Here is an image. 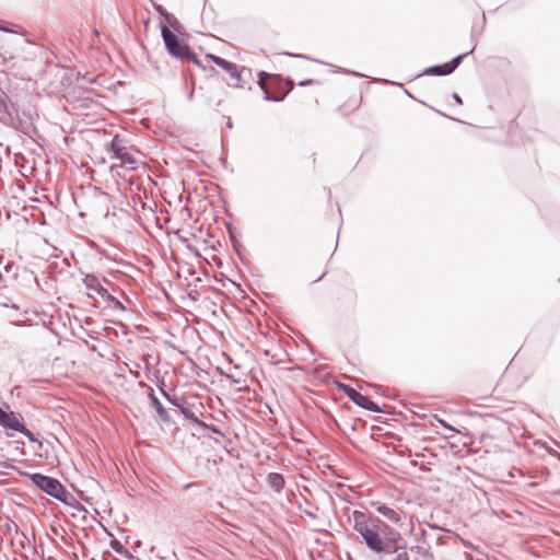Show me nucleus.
I'll list each match as a JSON object with an SVG mask.
<instances>
[{
  "label": "nucleus",
  "instance_id": "10",
  "mask_svg": "<svg viewBox=\"0 0 560 560\" xmlns=\"http://www.w3.org/2000/svg\"><path fill=\"white\" fill-rule=\"evenodd\" d=\"M373 506L381 515H383L385 518H387L393 524H396V525L401 524V521H402L401 514L399 512H397L396 510H394L385 504H382V503H373Z\"/></svg>",
  "mask_w": 560,
  "mask_h": 560
},
{
  "label": "nucleus",
  "instance_id": "17",
  "mask_svg": "<svg viewBox=\"0 0 560 560\" xmlns=\"http://www.w3.org/2000/svg\"><path fill=\"white\" fill-rule=\"evenodd\" d=\"M165 21H166V24H165V25H167V26H168V30H171V28H174V30H176V31L178 30V27H179V22H178V20L176 19V16H175V15H173V14L168 13V14L166 15V18H165Z\"/></svg>",
  "mask_w": 560,
  "mask_h": 560
},
{
  "label": "nucleus",
  "instance_id": "5",
  "mask_svg": "<svg viewBox=\"0 0 560 560\" xmlns=\"http://www.w3.org/2000/svg\"><path fill=\"white\" fill-rule=\"evenodd\" d=\"M0 425L7 430L22 433L32 442L36 441L34 434L24 425L22 415L10 410L9 407L7 410L0 407Z\"/></svg>",
  "mask_w": 560,
  "mask_h": 560
},
{
  "label": "nucleus",
  "instance_id": "6",
  "mask_svg": "<svg viewBox=\"0 0 560 560\" xmlns=\"http://www.w3.org/2000/svg\"><path fill=\"white\" fill-rule=\"evenodd\" d=\"M86 289L94 291L97 295L107 302H110L114 307L125 311L122 303L113 296L100 282V279L94 275H86L83 279Z\"/></svg>",
  "mask_w": 560,
  "mask_h": 560
},
{
  "label": "nucleus",
  "instance_id": "20",
  "mask_svg": "<svg viewBox=\"0 0 560 560\" xmlns=\"http://www.w3.org/2000/svg\"><path fill=\"white\" fill-rule=\"evenodd\" d=\"M453 98H454V101H455V102H457L458 104H462V98H460V96H459L457 93H454V94H453Z\"/></svg>",
  "mask_w": 560,
  "mask_h": 560
},
{
  "label": "nucleus",
  "instance_id": "18",
  "mask_svg": "<svg viewBox=\"0 0 560 560\" xmlns=\"http://www.w3.org/2000/svg\"><path fill=\"white\" fill-rule=\"evenodd\" d=\"M154 8L164 19L168 14V12L160 4H155Z\"/></svg>",
  "mask_w": 560,
  "mask_h": 560
},
{
  "label": "nucleus",
  "instance_id": "7",
  "mask_svg": "<svg viewBox=\"0 0 560 560\" xmlns=\"http://www.w3.org/2000/svg\"><path fill=\"white\" fill-rule=\"evenodd\" d=\"M340 388L347 395V397L359 407L374 412L382 411L376 402L372 401L369 397L362 395L351 386L342 384L340 385Z\"/></svg>",
  "mask_w": 560,
  "mask_h": 560
},
{
  "label": "nucleus",
  "instance_id": "8",
  "mask_svg": "<svg viewBox=\"0 0 560 560\" xmlns=\"http://www.w3.org/2000/svg\"><path fill=\"white\" fill-rule=\"evenodd\" d=\"M207 58H209L213 63H215L218 67L226 71L232 79L236 80V83L234 84L236 88H243L242 75L244 72H249L248 69L243 67L241 70H238L235 63L211 54L207 55Z\"/></svg>",
  "mask_w": 560,
  "mask_h": 560
},
{
  "label": "nucleus",
  "instance_id": "4",
  "mask_svg": "<svg viewBox=\"0 0 560 560\" xmlns=\"http://www.w3.org/2000/svg\"><path fill=\"white\" fill-rule=\"evenodd\" d=\"M104 149L112 159L119 160L130 170L137 168L138 161L133 155L136 150H133L132 147L127 145V141L120 136L116 135L109 142L105 144Z\"/></svg>",
  "mask_w": 560,
  "mask_h": 560
},
{
  "label": "nucleus",
  "instance_id": "19",
  "mask_svg": "<svg viewBox=\"0 0 560 560\" xmlns=\"http://www.w3.org/2000/svg\"><path fill=\"white\" fill-rule=\"evenodd\" d=\"M439 422L446 429L451 430V431H455L451 425H448L445 421L443 420H439Z\"/></svg>",
  "mask_w": 560,
  "mask_h": 560
},
{
  "label": "nucleus",
  "instance_id": "9",
  "mask_svg": "<svg viewBox=\"0 0 560 560\" xmlns=\"http://www.w3.org/2000/svg\"><path fill=\"white\" fill-rule=\"evenodd\" d=\"M16 110L5 93H0V122L9 126L13 122Z\"/></svg>",
  "mask_w": 560,
  "mask_h": 560
},
{
  "label": "nucleus",
  "instance_id": "16",
  "mask_svg": "<svg viewBox=\"0 0 560 560\" xmlns=\"http://www.w3.org/2000/svg\"><path fill=\"white\" fill-rule=\"evenodd\" d=\"M472 51H474V48L470 51H467L465 54L456 56L451 62H447L448 70H451V72H453L460 65L463 58Z\"/></svg>",
  "mask_w": 560,
  "mask_h": 560
},
{
  "label": "nucleus",
  "instance_id": "12",
  "mask_svg": "<svg viewBox=\"0 0 560 560\" xmlns=\"http://www.w3.org/2000/svg\"><path fill=\"white\" fill-rule=\"evenodd\" d=\"M267 482L278 493L283 490L285 485L283 476L279 472H270L267 476Z\"/></svg>",
  "mask_w": 560,
  "mask_h": 560
},
{
  "label": "nucleus",
  "instance_id": "11",
  "mask_svg": "<svg viewBox=\"0 0 560 560\" xmlns=\"http://www.w3.org/2000/svg\"><path fill=\"white\" fill-rule=\"evenodd\" d=\"M266 79H271V75L265 73V72H260L259 73V81H258V84H259V88L262 90L264 92V97L266 101H272V102H281L284 96L287 95V93H283L281 95H277V94H273L267 86V83H266Z\"/></svg>",
  "mask_w": 560,
  "mask_h": 560
},
{
  "label": "nucleus",
  "instance_id": "2",
  "mask_svg": "<svg viewBox=\"0 0 560 560\" xmlns=\"http://www.w3.org/2000/svg\"><path fill=\"white\" fill-rule=\"evenodd\" d=\"M161 34L170 55L183 62H192L197 66H200V61L198 60L195 52H192L186 44L180 42L178 37L171 30H168L167 25H163L161 27Z\"/></svg>",
  "mask_w": 560,
  "mask_h": 560
},
{
  "label": "nucleus",
  "instance_id": "23",
  "mask_svg": "<svg viewBox=\"0 0 560 560\" xmlns=\"http://www.w3.org/2000/svg\"><path fill=\"white\" fill-rule=\"evenodd\" d=\"M4 278L3 275L0 272V284L3 282Z\"/></svg>",
  "mask_w": 560,
  "mask_h": 560
},
{
  "label": "nucleus",
  "instance_id": "22",
  "mask_svg": "<svg viewBox=\"0 0 560 560\" xmlns=\"http://www.w3.org/2000/svg\"><path fill=\"white\" fill-rule=\"evenodd\" d=\"M194 97V91H190V93L188 94V100H192Z\"/></svg>",
  "mask_w": 560,
  "mask_h": 560
},
{
  "label": "nucleus",
  "instance_id": "13",
  "mask_svg": "<svg viewBox=\"0 0 560 560\" xmlns=\"http://www.w3.org/2000/svg\"><path fill=\"white\" fill-rule=\"evenodd\" d=\"M149 397H150L152 407L156 410V412L160 416V418L163 419V420H166L167 419L166 410L164 409V407L161 404V401L153 394V392L150 393Z\"/></svg>",
  "mask_w": 560,
  "mask_h": 560
},
{
  "label": "nucleus",
  "instance_id": "14",
  "mask_svg": "<svg viewBox=\"0 0 560 560\" xmlns=\"http://www.w3.org/2000/svg\"><path fill=\"white\" fill-rule=\"evenodd\" d=\"M425 73L433 74V75H447L452 72H451V70H448L447 63H444V65H439V66H433V67L428 68L425 70Z\"/></svg>",
  "mask_w": 560,
  "mask_h": 560
},
{
  "label": "nucleus",
  "instance_id": "15",
  "mask_svg": "<svg viewBox=\"0 0 560 560\" xmlns=\"http://www.w3.org/2000/svg\"><path fill=\"white\" fill-rule=\"evenodd\" d=\"M185 416H186L188 419H190V420L195 421L198 425H201V427L208 428V429H210V430H211L212 432H214V433L222 434V433H221V431H220L217 427H214V425H212V424H210V425H209V424H206L205 422L199 421V420L194 416V413H192V412H190V413H185Z\"/></svg>",
  "mask_w": 560,
  "mask_h": 560
},
{
  "label": "nucleus",
  "instance_id": "1",
  "mask_svg": "<svg viewBox=\"0 0 560 560\" xmlns=\"http://www.w3.org/2000/svg\"><path fill=\"white\" fill-rule=\"evenodd\" d=\"M350 521L358 534V542L372 553L381 559L394 556L393 560H410L407 541L401 534L380 517L354 510Z\"/></svg>",
  "mask_w": 560,
  "mask_h": 560
},
{
  "label": "nucleus",
  "instance_id": "3",
  "mask_svg": "<svg viewBox=\"0 0 560 560\" xmlns=\"http://www.w3.org/2000/svg\"><path fill=\"white\" fill-rule=\"evenodd\" d=\"M32 482L48 495L59 500L62 503L70 504L69 500L73 497L66 490L61 482L52 477L38 472L28 475Z\"/></svg>",
  "mask_w": 560,
  "mask_h": 560
},
{
  "label": "nucleus",
  "instance_id": "24",
  "mask_svg": "<svg viewBox=\"0 0 560 560\" xmlns=\"http://www.w3.org/2000/svg\"><path fill=\"white\" fill-rule=\"evenodd\" d=\"M162 394H163L167 399H170V396H168V395H167V393H166V392H164L163 389H162Z\"/></svg>",
  "mask_w": 560,
  "mask_h": 560
},
{
  "label": "nucleus",
  "instance_id": "21",
  "mask_svg": "<svg viewBox=\"0 0 560 560\" xmlns=\"http://www.w3.org/2000/svg\"><path fill=\"white\" fill-rule=\"evenodd\" d=\"M313 83V80H305V81H302L300 83V85L304 86V85H308V84H312Z\"/></svg>",
  "mask_w": 560,
  "mask_h": 560
},
{
  "label": "nucleus",
  "instance_id": "25",
  "mask_svg": "<svg viewBox=\"0 0 560 560\" xmlns=\"http://www.w3.org/2000/svg\"><path fill=\"white\" fill-rule=\"evenodd\" d=\"M115 545H118V541H112V547L116 549V546Z\"/></svg>",
  "mask_w": 560,
  "mask_h": 560
}]
</instances>
